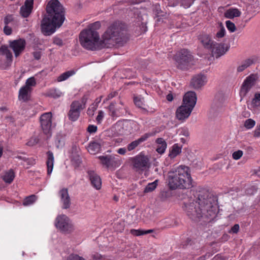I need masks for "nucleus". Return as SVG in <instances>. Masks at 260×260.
Wrapping results in <instances>:
<instances>
[{
    "label": "nucleus",
    "mask_w": 260,
    "mask_h": 260,
    "mask_svg": "<svg viewBox=\"0 0 260 260\" xmlns=\"http://www.w3.org/2000/svg\"><path fill=\"white\" fill-rule=\"evenodd\" d=\"M194 199L192 202L185 203L184 210L191 220L205 222L212 221L216 216L217 206L216 200L209 190L203 187H198L194 194Z\"/></svg>",
    "instance_id": "obj_1"
},
{
    "label": "nucleus",
    "mask_w": 260,
    "mask_h": 260,
    "mask_svg": "<svg viewBox=\"0 0 260 260\" xmlns=\"http://www.w3.org/2000/svg\"><path fill=\"white\" fill-rule=\"evenodd\" d=\"M47 15L41 22V30L46 36L52 34L65 20V10L58 0H50L46 6Z\"/></svg>",
    "instance_id": "obj_2"
},
{
    "label": "nucleus",
    "mask_w": 260,
    "mask_h": 260,
    "mask_svg": "<svg viewBox=\"0 0 260 260\" xmlns=\"http://www.w3.org/2000/svg\"><path fill=\"white\" fill-rule=\"evenodd\" d=\"M128 40L125 25L115 22L110 25L102 36L100 48H111L116 45L122 46Z\"/></svg>",
    "instance_id": "obj_3"
},
{
    "label": "nucleus",
    "mask_w": 260,
    "mask_h": 260,
    "mask_svg": "<svg viewBox=\"0 0 260 260\" xmlns=\"http://www.w3.org/2000/svg\"><path fill=\"white\" fill-rule=\"evenodd\" d=\"M192 179L189 167L181 165L172 168L168 173L167 183L171 190L189 189Z\"/></svg>",
    "instance_id": "obj_4"
},
{
    "label": "nucleus",
    "mask_w": 260,
    "mask_h": 260,
    "mask_svg": "<svg viewBox=\"0 0 260 260\" xmlns=\"http://www.w3.org/2000/svg\"><path fill=\"white\" fill-rule=\"evenodd\" d=\"M79 39L81 45L86 49L94 50L102 48L100 46L99 35L94 30H83L80 33Z\"/></svg>",
    "instance_id": "obj_5"
},
{
    "label": "nucleus",
    "mask_w": 260,
    "mask_h": 260,
    "mask_svg": "<svg viewBox=\"0 0 260 260\" xmlns=\"http://www.w3.org/2000/svg\"><path fill=\"white\" fill-rule=\"evenodd\" d=\"M87 98L83 96L81 101H74L70 105V109L68 116L70 120L76 121L80 115L81 111L86 107Z\"/></svg>",
    "instance_id": "obj_6"
},
{
    "label": "nucleus",
    "mask_w": 260,
    "mask_h": 260,
    "mask_svg": "<svg viewBox=\"0 0 260 260\" xmlns=\"http://www.w3.org/2000/svg\"><path fill=\"white\" fill-rule=\"evenodd\" d=\"M175 60L177 68L181 70H186L192 60V56L188 50L183 49L176 54Z\"/></svg>",
    "instance_id": "obj_7"
},
{
    "label": "nucleus",
    "mask_w": 260,
    "mask_h": 260,
    "mask_svg": "<svg viewBox=\"0 0 260 260\" xmlns=\"http://www.w3.org/2000/svg\"><path fill=\"white\" fill-rule=\"evenodd\" d=\"M128 160L133 169L136 172L141 173L146 169V155L144 151L134 157L129 158Z\"/></svg>",
    "instance_id": "obj_8"
},
{
    "label": "nucleus",
    "mask_w": 260,
    "mask_h": 260,
    "mask_svg": "<svg viewBox=\"0 0 260 260\" xmlns=\"http://www.w3.org/2000/svg\"><path fill=\"white\" fill-rule=\"evenodd\" d=\"M51 112H46L42 114L40 117L41 129L44 134L50 136L52 133V120Z\"/></svg>",
    "instance_id": "obj_9"
},
{
    "label": "nucleus",
    "mask_w": 260,
    "mask_h": 260,
    "mask_svg": "<svg viewBox=\"0 0 260 260\" xmlns=\"http://www.w3.org/2000/svg\"><path fill=\"white\" fill-rule=\"evenodd\" d=\"M56 227L62 232L70 233L73 230V225L70 219L65 215L58 216L55 220Z\"/></svg>",
    "instance_id": "obj_10"
},
{
    "label": "nucleus",
    "mask_w": 260,
    "mask_h": 260,
    "mask_svg": "<svg viewBox=\"0 0 260 260\" xmlns=\"http://www.w3.org/2000/svg\"><path fill=\"white\" fill-rule=\"evenodd\" d=\"M256 80L257 77L254 74H251L246 78L240 89V94L241 98V101L243 97L246 95L250 89L255 85Z\"/></svg>",
    "instance_id": "obj_11"
},
{
    "label": "nucleus",
    "mask_w": 260,
    "mask_h": 260,
    "mask_svg": "<svg viewBox=\"0 0 260 260\" xmlns=\"http://www.w3.org/2000/svg\"><path fill=\"white\" fill-rule=\"evenodd\" d=\"M25 41L22 39L9 41V47L13 50L16 57L19 56L22 53L25 49Z\"/></svg>",
    "instance_id": "obj_12"
},
{
    "label": "nucleus",
    "mask_w": 260,
    "mask_h": 260,
    "mask_svg": "<svg viewBox=\"0 0 260 260\" xmlns=\"http://www.w3.org/2000/svg\"><path fill=\"white\" fill-rule=\"evenodd\" d=\"M229 46L224 43L214 42L210 48L212 55L216 58L224 55L229 50Z\"/></svg>",
    "instance_id": "obj_13"
},
{
    "label": "nucleus",
    "mask_w": 260,
    "mask_h": 260,
    "mask_svg": "<svg viewBox=\"0 0 260 260\" xmlns=\"http://www.w3.org/2000/svg\"><path fill=\"white\" fill-rule=\"evenodd\" d=\"M197 95L193 91H188L186 92L184 95L183 99V105H185L188 108H191L192 107V110H193L197 103Z\"/></svg>",
    "instance_id": "obj_14"
},
{
    "label": "nucleus",
    "mask_w": 260,
    "mask_h": 260,
    "mask_svg": "<svg viewBox=\"0 0 260 260\" xmlns=\"http://www.w3.org/2000/svg\"><path fill=\"white\" fill-rule=\"evenodd\" d=\"M192 107L188 108L182 105L179 107L176 111V117L180 121H183L187 118L192 112Z\"/></svg>",
    "instance_id": "obj_15"
},
{
    "label": "nucleus",
    "mask_w": 260,
    "mask_h": 260,
    "mask_svg": "<svg viewBox=\"0 0 260 260\" xmlns=\"http://www.w3.org/2000/svg\"><path fill=\"white\" fill-rule=\"evenodd\" d=\"M58 193L61 202L62 204V208L63 209H69L71 205V202L68 189L62 188L59 190Z\"/></svg>",
    "instance_id": "obj_16"
},
{
    "label": "nucleus",
    "mask_w": 260,
    "mask_h": 260,
    "mask_svg": "<svg viewBox=\"0 0 260 260\" xmlns=\"http://www.w3.org/2000/svg\"><path fill=\"white\" fill-rule=\"evenodd\" d=\"M34 0H26L24 4L21 7L20 14L23 18L28 17L33 9Z\"/></svg>",
    "instance_id": "obj_17"
},
{
    "label": "nucleus",
    "mask_w": 260,
    "mask_h": 260,
    "mask_svg": "<svg viewBox=\"0 0 260 260\" xmlns=\"http://www.w3.org/2000/svg\"><path fill=\"white\" fill-rule=\"evenodd\" d=\"M87 173L92 185L96 189H100L102 185L100 177L93 171H88Z\"/></svg>",
    "instance_id": "obj_18"
},
{
    "label": "nucleus",
    "mask_w": 260,
    "mask_h": 260,
    "mask_svg": "<svg viewBox=\"0 0 260 260\" xmlns=\"http://www.w3.org/2000/svg\"><path fill=\"white\" fill-rule=\"evenodd\" d=\"M206 77L202 75L195 76L191 80V85L195 89H199L204 85Z\"/></svg>",
    "instance_id": "obj_19"
},
{
    "label": "nucleus",
    "mask_w": 260,
    "mask_h": 260,
    "mask_svg": "<svg viewBox=\"0 0 260 260\" xmlns=\"http://www.w3.org/2000/svg\"><path fill=\"white\" fill-rule=\"evenodd\" d=\"M199 39L203 46L208 49H210L215 42L212 40L210 35L205 34L200 35Z\"/></svg>",
    "instance_id": "obj_20"
},
{
    "label": "nucleus",
    "mask_w": 260,
    "mask_h": 260,
    "mask_svg": "<svg viewBox=\"0 0 260 260\" xmlns=\"http://www.w3.org/2000/svg\"><path fill=\"white\" fill-rule=\"evenodd\" d=\"M31 90V87H26V86L22 87L19 91L18 98L19 100L24 102L27 101L29 99V93Z\"/></svg>",
    "instance_id": "obj_21"
},
{
    "label": "nucleus",
    "mask_w": 260,
    "mask_h": 260,
    "mask_svg": "<svg viewBox=\"0 0 260 260\" xmlns=\"http://www.w3.org/2000/svg\"><path fill=\"white\" fill-rule=\"evenodd\" d=\"M241 14V12L238 9L230 8L224 12V16L226 18L233 19L235 17H239Z\"/></svg>",
    "instance_id": "obj_22"
},
{
    "label": "nucleus",
    "mask_w": 260,
    "mask_h": 260,
    "mask_svg": "<svg viewBox=\"0 0 260 260\" xmlns=\"http://www.w3.org/2000/svg\"><path fill=\"white\" fill-rule=\"evenodd\" d=\"M47 173L50 174L53 170L54 165V156L53 153L49 151L47 153Z\"/></svg>",
    "instance_id": "obj_23"
},
{
    "label": "nucleus",
    "mask_w": 260,
    "mask_h": 260,
    "mask_svg": "<svg viewBox=\"0 0 260 260\" xmlns=\"http://www.w3.org/2000/svg\"><path fill=\"white\" fill-rule=\"evenodd\" d=\"M100 144L95 141L90 142L87 147L88 151L91 154H96L100 151Z\"/></svg>",
    "instance_id": "obj_24"
},
{
    "label": "nucleus",
    "mask_w": 260,
    "mask_h": 260,
    "mask_svg": "<svg viewBox=\"0 0 260 260\" xmlns=\"http://www.w3.org/2000/svg\"><path fill=\"white\" fill-rule=\"evenodd\" d=\"M146 137L145 136V135H144L139 139L132 142L127 146V150L128 151H133L136 147H137L141 143L144 142L146 140Z\"/></svg>",
    "instance_id": "obj_25"
},
{
    "label": "nucleus",
    "mask_w": 260,
    "mask_h": 260,
    "mask_svg": "<svg viewBox=\"0 0 260 260\" xmlns=\"http://www.w3.org/2000/svg\"><path fill=\"white\" fill-rule=\"evenodd\" d=\"M156 142L158 146L156 148V151L159 154H162L164 153L166 148L167 143L164 139L159 138L156 139Z\"/></svg>",
    "instance_id": "obj_26"
},
{
    "label": "nucleus",
    "mask_w": 260,
    "mask_h": 260,
    "mask_svg": "<svg viewBox=\"0 0 260 260\" xmlns=\"http://www.w3.org/2000/svg\"><path fill=\"white\" fill-rule=\"evenodd\" d=\"M15 173L13 170L10 169L6 172L2 176L3 180L7 183L10 184L14 180Z\"/></svg>",
    "instance_id": "obj_27"
},
{
    "label": "nucleus",
    "mask_w": 260,
    "mask_h": 260,
    "mask_svg": "<svg viewBox=\"0 0 260 260\" xmlns=\"http://www.w3.org/2000/svg\"><path fill=\"white\" fill-rule=\"evenodd\" d=\"M76 73V72L74 70L67 71L61 74H60L57 78V81L58 82H62L67 80L70 77L73 76Z\"/></svg>",
    "instance_id": "obj_28"
},
{
    "label": "nucleus",
    "mask_w": 260,
    "mask_h": 260,
    "mask_svg": "<svg viewBox=\"0 0 260 260\" xmlns=\"http://www.w3.org/2000/svg\"><path fill=\"white\" fill-rule=\"evenodd\" d=\"M1 55H5L8 61L12 62L13 58L12 54L8 49L7 46L3 45L0 48V56Z\"/></svg>",
    "instance_id": "obj_29"
},
{
    "label": "nucleus",
    "mask_w": 260,
    "mask_h": 260,
    "mask_svg": "<svg viewBox=\"0 0 260 260\" xmlns=\"http://www.w3.org/2000/svg\"><path fill=\"white\" fill-rule=\"evenodd\" d=\"M254 63V60L251 58H248L243 61L241 64L237 68V71L238 72H241L245 69L247 68L248 67L251 66Z\"/></svg>",
    "instance_id": "obj_30"
},
{
    "label": "nucleus",
    "mask_w": 260,
    "mask_h": 260,
    "mask_svg": "<svg viewBox=\"0 0 260 260\" xmlns=\"http://www.w3.org/2000/svg\"><path fill=\"white\" fill-rule=\"evenodd\" d=\"M103 165H105L107 168L112 166L115 161L111 156H101L99 157Z\"/></svg>",
    "instance_id": "obj_31"
},
{
    "label": "nucleus",
    "mask_w": 260,
    "mask_h": 260,
    "mask_svg": "<svg viewBox=\"0 0 260 260\" xmlns=\"http://www.w3.org/2000/svg\"><path fill=\"white\" fill-rule=\"evenodd\" d=\"M181 152V148L179 147L178 144H176L174 145L172 148L170 152L169 156L171 158H174L177 155L180 154Z\"/></svg>",
    "instance_id": "obj_32"
},
{
    "label": "nucleus",
    "mask_w": 260,
    "mask_h": 260,
    "mask_svg": "<svg viewBox=\"0 0 260 260\" xmlns=\"http://www.w3.org/2000/svg\"><path fill=\"white\" fill-rule=\"evenodd\" d=\"M134 101L136 106L142 109L143 110H145V101L144 98H142L141 96H136L134 99Z\"/></svg>",
    "instance_id": "obj_33"
},
{
    "label": "nucleus",
    "mask_w": 260,
    "mask_h": 260,
    "mask_svg": "<svg viewBox=\"0 0 260 260\" xmlns=\"http://www.w3.org/2000/svg\"><path fill=\"white\" fill-rule=\"evenodd\" d=\"M37 198V197L34 194L28 196L24 199L23 205L24 206H28L31 205L36 201Z\"/></svg>",
    "instance_id": "obj_34"
},
{
    "label": "nucleus",
    "mask_w": 260,
    "mask_h": 260,
    "mask_svg": "<svg viewBox=\"0 0 260 260\" xmlns=\"http://www.w3.org/2000/svg\"><path fill=\"white\" fill-rule=\"evenodd\" d=\"M89 260H110L105 255H102L101 254L95 252L90 255V259Z\"/></svg>",
    "instance_id": "obj_35"
},
{
    "label": "nucleus",
    "mask_w": 260,
    "mask_h": 260,
    "mask_svg": "<svg viewBox=\"0 0 260 260\" xmlns=\"http://www.w3.org/2000/svg\"><path fill=\"white\" fill-rule=\"evenodd\" d=\"M61 94V92L57 89L50 90L48 93V96L53 98H58L60 97Z\"/></svg>",
    "instance_id": "obj_36"
},
{
    "label": "nucleus",
    "mask_w": 260,
    "mask_h": 260,
    "mask_svg": "<svg viewBox=\"0 0 260 260\" xmlns=\"http://www.w3.org/2000/svg\"><path fill=\"white\" fill-rule=\"evenodd\" d=\"M98 107L97 104L93 103L88 108L87 111V114L90 117H92L94 115V111L96 110Z\"/></svg>",
    "instance_id": "obj_37"
},
{
    "label": "nucleus",
    "mask_w": 260,
    "mask_h": 260,
    "mask_svg": "<svg viewBox=\"0 0 260 260\" xmlns=\"http://www.w3.org/2000/svg\"><path fill=\"white\" fill-rule=\"evenodd\" d=\"M220 30L215 35L216 38H222L225 36V30L222 23H220Z\"/></svg>",
    "instance_id": "obj_38"
},
{
    "label": "nucleus",
    "mask_w": 260,
    "mask_h": 260,
    "mask_svg": "<svg viewBox=\"0 0 260 260\" xmlns=\"http://www.w3.org/2000/svg\"><path fill=\"white\" fill-rule=\"evenodd\" d=\"M158 180L156 179L154 182L148 183L147 184V192L152 191L157 186Z\"/></svg>",
    "instance_id": "obj_39"
},
{
    "label": "nucleus",
    "mask_w": 260,
    "mask_h": 260,
    "mask_svg": "<svg viewBox=\"0 0 260 260\" xmlns=\"http://www.w3.org/2000/svg\"><path fill=\"white\" fill-rule=\"evenodd\" d=\"M255 124V122L252 119H248L245 120L244 122V126L247 129H250L252 128Z\"/></svg>",
    "instance_id": "obj_40"
},
{
    "label": "nucleus",
    "mask_w": 260,
    "mask_h": 260,
    "mask_svg": "<svg viewBox=\"0 0 260 260\" xmlns=\"http://www.w3.org/2000/svg\"><path fill=\"white\" fill-rule=\"evenodd\" d=\"M131 233L136 236H139L141 235H144L146 234V230H135L132 229L131 230Z\"/></svg>",
    "instance_id": "obj_41"
},
{
    "label": "nucleus",
    "mask_w": 260,
    "mask_h": 260,
    "mask_svg": "<svg viewBox=\"0 0 260 260\" xmlns=\"http://www.w3.org/2000/svg\"><path fill=\"white\" fill-rule=\"evenodd\" d=\"M226 26L228 30L232 32L236 31V27L235 24L230 20H228L225 22Z\"/></svg>",
    "instance_id": "obj_42"
},
{
    "label": "nucleus",
    "mask_w": 260,
    "mask_h": 260,
    "mask_svg": "<svg viewBox=\"0 0 260 260\" xmlns=\"http://www.w3.org/2000/svg\"><path fill=\"white\" fill-rule=\"evenodd\" d=\"M36 84V80L35 78L32 77L26 80L24 86H26V87H30L31 86H35Z\"/></svg>",
    "instance_id": "obj_43"
},
{
    "label": "nucleus",
    "mask_w": 260,
    "mask_h": 260,
    "mask_svg": "<svg viewBox=\"0 0 260 260\" xmlns=\"http://www.w3.org/2000/svg\"><path fill=\"white\" fill-rule=\"evenodd\" d=\"M39 142V139L37 136L32 137L27 143V145L29 146H33Z\"/></svg>",
    "instance_id": "obj_44"
},
{
    "label": "nucleus",
    "mask_w": 260,
    "mask_h": 260,
    "mask_svg": "<svg viewBox=\"0 0 260 260\" xmlns=\"http://www.w3.org/2000/svg\"><path fill=\"white\" fill-rule=\"evenodd\" d=\"M260 102V93H256L254 95V98L252 100V105L253 106H257L259 105Z\"/></svg>",
    "instance_id": "obj_45"
},
{
    "label": "nucleus",
    "mask_w": 260,
    "mask_h": 260,
    "mask_svg": "<svg viewBox=\"0 0 260 260\" xmlns=\"http://www.w3.org/2000/svg\"><path fill=\"white\" fill-rule=\"evenodd\" d=\"M243 154V151L242 150H239L233 153L232 157L235 160H238L242 156Z\"/></svg>",
    "instance_id": "obj_46"
},
{
    "label": "nucleus",
    "mask_w": 260,
    "mask_h": 260,
    "mask_svg": "<svg viewBox=\"0 0 260 260\" xmlns=\"http://www.w3.org/2000/svg\"><path fill=\"white\" fill-rule=\"evenodd\" d=\"M101 27V23L99 21H96L89 25L87 29H92L96 31V29H99Z\"/></svg>",
    "instance_id": "obj_47"
},
{
    "label": "nucleus",
    "mask_w": 260,
    "mask_h": 260,
    "mask_svg": "<svg viewBox=\"0 0 260 260\" xmlns=\"http://www.w3.org/2000/svg\"><path fill=\"white\" fill-rule=\"evenodd\" d=\"M156 15L157 17H166L167 15V14L166 12L162 11L160 9H159V6H156Z\"/></svg>",
    "instance_id": "obj_48"
},
{
    "label": "nucleus",
    "mask_w": 260,
    "mask_h": 260,
    "mask_svg": "<svg viewBox=\"0 0 260 260\" xmlns=\"http://www.w3.org/2000/svg\"><path fill=\"white\" fill-rule=\"evenodd\" d=\"M68 260H86L83 257L80 256L77 254H71L69 256Z\"/></svg>",
    "instance_id": "obj_49"
},
{
    "label": "nucleus",
    "mask_w": 260,
    "mask_h": 260,
    "mask_svg": "<svg viewBox=\"0 0 260 260\" xmlns=\"http://www.w3.org/2000/svg\"><path fill=\"white\" fill-rule=\"evenodd\" d=\"M13 16L12 15H8L4 18V23L6 25L8 24L13 21Z\"/></svg>",
    "instance_id": "obj_50"
},
{
    "label": "nucleus",
    "mask_w": 260,
    "mask_h": 260,
    "mask_svg": "<svg viewBox=\"0 0 260 260\" xmlns=\"http://www.w3.org/2000/svg\"><path fill=\"white\" fill-rule=\"evenodd\" d=\"M104 116V113L102 111H99L98 112V115L96 118V120L98 123H101L102 119Z\"/></svg>",
    "instance_id": "obj_51"
},
{
    "label": "nucleus",
    "mask_w": 260,
    "mask_h": 260,
    "mask_svg": "<svg viewBox=\"0 0 260 260\" xmlns=\"http://www.w3.org/2000/svg\"><path fill=\"white\" fill-rule=\"evenodd\" d=\"M97 131V126L94 125H89L87 127V131L89 133H95Z\"/></svg>",
    "instance_id": "obj_52"
},
{
    "label": "nucleus",
    "mask_w": 260,
    "mask_h": 260,
    "mask_svg": "<svg viewBox=\"0 0 260 260\" xmlns=\"http://www.w3.org/2000/svg\"><path fill=\"white\" fill-rule=\"evenodd\" d=\"M12 28L8 25L5 26L4 28V32L6 35H10L12 34Z\"/></svg>",
    "instance_id": "obj_53"
},
{
    "label": "nucleus",
    "mask_w": 260,
    "mask_h": 260,
    "mask_svg": "<svg viewBox=\"0 0 260 260\" xmlns=\"http://www.w3.org/2000/svg\"><path fill=\"white\" fill-rule=\"evenodd\" d=\"M53 43L59 46H61L63 45V42L62 40L58 38H54L53 39Z\"/></svg>",
    "instance_id": "obj_54"
},
{
    "label": "nucleus",
    "mask_w": 260,
    "mask_h": 260,
    "mask_svg": "<svg viewBox=\"0 0 260 260\" xmlns=\"http://www.w3.org/2000/svg\"><path fill=\"white\" fill-rule=\"evenodd\" d=\"M127 218L129 222H134L136 220V215L135 214H132L131 213H129L127 215Z\"/></svg>",
    "instance_id": "obj_55"
},
{
    "label": "nucleus",
    "mask_w": 260,
    "mask_h": 260,
    "mask_svg": "<svg viewBox=\"0 0 260 260\" xmlns=\"http://www.w3.org/2000/svg\"><path fill=\"white\" fill-rule=\"evenodd\" d=\"M117 94H118V92H117V91L112 92L108 94V95L107 96V97L106 99V100L108 101V100L113 98L114 97L116 96V95H117Z\"/></svg>",
    "instance_id": "obj_56"
},
{
    "label": "nucleus",
    "mask_w": 260,
    "mask_h": 260,
    "mask_svg": "<svg viewBox=\"0 0 260 260\" xmlns=\"http://www.w3.org/2000/svg\"><path fill=\"white\" fill-rule=\"evenodd\" d=\"M253 136L254 137H260V124L256 127V129H255Z\"/></svg>",
    "instance_id": "obj_57"
},
{
    "label": "nucleus",
    "mask_w": 260,
    "mask_h": 260,
    "mask_svg": "<svg viewBox=\"0 0 260 260\" xmlns=\"http://www.w3.org/2000/svg\"><path fill=\"white\" fill-rule=\"evenodd\" d=\"M109 110L111 112V113H112V115L113 116H116V112L114 110V104L112 103L110 104V105H109Z\"/></svg>",
    "instance_id": "obj_58"
},
{
    "label": "nucleus",
    "mask_w": 260,
    "mask_h": 260,
    "mask_svg": "<svg viewBox=\"0 0 260 260\" xmlns=\"http://www.w3.org/2000/svg\"><path fill=\"white\" fill-rule=\"evenodd\" d=\"M72 161L75 162L77 166H79L81 162V158L78 155L73 158Z\"/></svg>",
    "instance_id": "obj_59"
},
{
    "label": "nucleus",
    "mask_w": 260,
    "mask_h": 260,
    "mask_svg": "<svg viewBox=\"0 0 260 260\" xmlns=\"http://www.w3.org/2000/svg\"><path fill=\"white\" fill-rule=\"evenodd\" d=\"M41 53L40 51H36L33 53V56L37 60H39L41 57Z\"/></svg>",
    "instance_id": "obj_60"
},
{
    "label": "nucleus",
    "mask_w": 260,
    "mask_h": 260,
    "mask_svg": "<svg viewBox=\"0 0 260 260\" xmlns=\"http://www.w3.org/2000/svg\"><path fill=\"white\" fill-rule=\"evenodd\" d=\"M239 230V225L238 224H235L231 229V231L233 233H237Z\"/></svg>",
    "instance_id": "obj_61"
},
{
    "label": "nucleus",
    "mask_w": 260,
    "mask_h": 260,
    "mask_svg": "<svg viewBox=\"0 0 260 260\" xmlns=\"http://www.w3.org/2000/svg\"><path fill=\"white\" fill-rule=\"evenodd\" d=\"M126 152V149L125 148H119L117 150V152L121 155H124Z\"/></svg>",
    "instance_id": "obj_62"
},
{
    "label": "nucleus",
    "mask_w": 260,
    "mask_h": 260,
    "mask_svg": "<svg viewBox=\"0 0 260 260\" xmlns=\"http://www.w3.org/2000/svg\"><path fill=\"white\" fill-rule=\"evenodd\" d=\"M167 99L168 101L171 102L173 100V96L172 93H169L167 95Z\"/></svg>",
    "instance_id": "obj_63"
},
{
    "label": "nucleus",
    "mask_w": 260,
    "mask_h": 260,
    "mask_svg": "<svg viewBox=\"0 0 260 260\" xmlns=\"http://www.w3.org/2000/svg\"><path fill=\"white\" fill-rule=\"evenodd\" d=\"M168 193V192L166 191H162L160 193L161 198H167V194Z\"/></svg>",
    "instance_id": "obj_64"
}]
</instances>
